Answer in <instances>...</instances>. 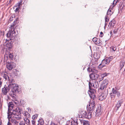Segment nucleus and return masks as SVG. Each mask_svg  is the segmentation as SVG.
Listing matches in <instances>:
<instances>
[{
  "label": "nucleus",
  "instance_id": "nucleus-1",
  "mask_svg": "<svg viewBox=\"0 0 125 125\" xmlns=\"http://www.w3.org/2000/svg\"><path fill=\"white\" fill-rule=\"evenodd\" d=\"M8 110L7 113L8 114L14 117L17 120H19L21 118L20 114L22 113V110L19 108H16L15 110L12 109L13 108L14 105L12 102H10L8 104Z\"/></svg>",
  "mask_w": 125,
  "mask_h": 125
},
{
  "label": "nucleus",
  "instance_id": "nucleus-2",
  "mask_svg": "<svg viewBox=\"0 0 125 125\" xmlns=\"http://www.w3.org/2000/svg\"><path fill=\"white\" fill-rule=\"evenodd\" d=\"M14 25H11L9 31L6 34L7 37L10 38V40L13 39L16 36V33L14 28Z\"/></svg>",
  "mask_w": 125,
  "mask_h": 125
},
{
  "label": "nucleus",
  "instance_id": "nucleus-3",
  "mask_svg": "<svg viewBox=\"0 0 125 125\" xmlns=\"http://www.w3.org/2000/svg\"><path fill=\"white\" fill-rule=\"evenodd\" d=\"M112 60V57H110L105 58L102 61L101 63L99 66V67L102 68L106 65L109 64L110 62Z\"/></svg>",
  "mask_w": 125,
  "mask_h": 125
},
{
  "label": "nucleus",
  "instance_id": "nucleus-4",
  "mask_svg": "<svg viewBox=\"0 0 125 125\" xmlns=\"http://www.w3.org/2000/svg\"><path fill=\"white\" fill-rule=\"evenodd\" d=\"M9 84L10 85V89L13 92H19L18 87L16 84L11 83Z\"/></svg>",
  "mask_w": 125,
  "mask_h": 125
},
{
  "label": "nucleus",
  "instance_id": "nucleus-5",
  "mask_svg": "<svg viewBox=\"0 0 125 125\" xmlns=\"http://www.w3.org/2000/svg\"><path fill=\"white\" fill-rule=\"evenodd\" d=\"M91 81H90L89 83V86L90 89H91V87H93L94 88H97L99 86V84L97 81L95 80H93V82L92 83H91Z\"/></svg>",
  "mask_w": 125,
  "mask_h": 125
},
{
  "label": "nucleus",
  "instance_id": "nucleus-6",
  "mask_svg": "<svg viewBox=\"0 0 125 125\" xmlns=\"http://www.w3.org/2000/svg\"><path fill=\"white\" fill-rule=\"evenodd\" d=\"M9 84H7L6 85H5L4 88L2 89V93L4 95H6L8 92L9 91L10 89Z\"/></svg>",
  "mask_w": 125,
  "mask_h": 125
},
{
  "label": "nucleus",
  "instance_id": "nucleus-7",
  "mask_svg": "<svg viewBox=\"0 0 125 125\" xmlns=\"http://www.w3.org/2000/svg\"><path fill=\"white\" fill-rule=\"evenodd\" d=\"M104 90V93L103 92L100 95L99 97V99L100 101H102L104 99L106 98L107 94V90L106 89Z\"/></svg>",
  "mask_w": 125,
  "mask_h": 125
},
{
  "label": "nucleus",
  "instance_id": "nucleus-8",
  "mask_svg": "<svg viewBox=\"0 0 125 125\" xmlns=\"http://www.w3.org/2000/svg\"><path fill=\"white\" fill-rule=\"evenodd\" d=\"M95 103L93 100L92 101L90 102L87 108V109L89 110V111H92L95 108Z\"/></svg>",
  "mask_w": 125,
  "mask_h": 125
},
{
  "label": "nucleus",
  "instance_id": "nucleus-9",
  "mask_svg": "<svg viewBox=\"0 0 125 125\" xmlns=\"http://www.w3.org/2000/svg\"><path fill=\"white\" fill-rule=\"evenodd\" d=\"M7 67L9 70H11L16 66L15 64L13 62H7Z\"/></svg>",
  "mask_w": 125,
  "mask_h": 125
},
{
  "label": "nucleus",
  "instance_id": "nucleus-10",
  "mask_svg": "<svg viewBox=\"0 0 125 125\" xmlns=\"http://www.w3.org/2000/svg\"><path fill=\"white\" fill-rule=\"evenodd\" d=\"M108 83V82L107 80L105 79L103 81L102 83L101 84V86L100 88V89L102 90L106 89L107 87V85Z\"/></svg>",
  "mask_w": 125,
  "mask_h": 125
},
{
  "label": "nucleus",
  "instance_id": "nucleus-11",
  "mask_svg": "<svg viewBox=\"0 0 125 125\" xmlns=\"http://www.w3.org/2000/svg\"><path fill=\"white\" fill-rule=\"evenodd\" d=\"M90 89V90L88 91V93L91 98L94 100L95 98L94 93L95 92V90H91V89Z\"/></svg>",
  "mask_w": 125,
  "mask_h": 125
},
{
  "label": "nucleus",
  "instance_id": "nucleus-12",
  "mask_svg": "<svg viewBox=\"0 0 125 125\" xmlns=\"http://www.w3.org/2000/svg\"><path fill=\"white\" fill-rule=\"evenodd\" d=\"M90 78L92 80H95L97 79L99 77L98 74L95 73H93L90 75Z\"/></svg>",
  "mask_w": 125,
  "mask_h": 125
},
{
  "label": "nucleus",
  "instance_id": "nucleus-13",
  "mask_svg": "<svg viewBox=\"0 0 125 125\" xmlns=\"http://www.w3.org/2000/svg\"><path fill=\"white\" fill-rule=\"evenodd\" d=\"M102 108L100 106L97 107L96 112V115L97 116L101 115L102 113Z\"/></svg>",
  "mask_w": 125,
  "mask_h": 125
},
{
  "label": "nucleus",
  "instance_id": "nucleus-14",
  "mask_svg": "<svg viewBox=\"0 0 125 125\" xmlns=\"http://www.w3.org/2000/svg\"><path fill=\"white\" fill-rule=\"evenodd\" d=\"M113 94L115 95H116L118 97L120 96V93L116 89L113 88L112 91Z\"/></svg>",
  "mask_w": 125,
  "mask_h": 125
},
{
  "label": "nucleus",
  "instance_id": "nucleus-15",
  "mask_svg": "<svg viewBox=\"0 0 125 125\" xmlns=\"http://www.w3.org/2000/svg\"><path fill=\"white\" fill-rule=\"evenodd\" d=\"M8 118L9 121L7 123V125H12L11 123L10 122H11V119L13 118V119H14V118H15L14 117H13V116L11 115H10L8 114Z\"/></svg>",
  "mask_w": 125,
  "mask_h": 125
},
{
  "label": "nucleus",
  "instance_id": "nucleus-16",
  "mask_svg": "<svg viewBox=\"0 0 125 125\" xmlns=\"http://www.w3.org/2000/svg\"><path fill=\"white\" fill-rule=\"evenodd\" d=\"M123 103V101L122 100H120L118 101L115 107V109L116 111L121 106Z\"/></svg>",
  "mask_w": 125,
  "mask_h": 125
},
{
  "label": "nucleus",
  "instance_id": "nucleus-17",
  "mask_svg": "<svg viewBox=\"0 0 125 125\" xmlns=\"http://www.w3.org/2000/svg\"><path fill=\"white\" fill-rule=\"evenodd\" d=\"M125 63V58H124L121 61L120 63V69L121 70L123 67L124 66V65Z\"/></svg>",
  "mask_w": 125,
  "mask_h": 125
},
{
  "label": "nucleus",
  "instance_id": "nucleus-18",
  "mask_svg": "<svg viewBox=\"0 0 125 125\" xmlns=\"http://www.w3.org/2000/svg\"><path fill=\"white\" fill-rule=\"evenodd\" d=\"M3 77L6 80H8L9 82H11V80H12L11 78L8 75L6 74H4L3 75Z\"/></svg>",
  "mask_w": 125,
  "mask_h": 125
},
{
  "label": "nucleus",
  "instance_id": "nucleus-19",
  "mask_svg": "<svg viewBox=\"0 0 125 125\" xmlns=\"http://www.w3.org/2000/svg\"><path fill=\"white\" fill-rule=\"evenodd\" d=\"M11 122L13 125H18L19 124V122L17 121L15 119H14L13 118L11 119Z\"/></svg>",
  "mask_w": 125,
  "mask_h": 125
},
{
  "label": "nucleus",
  "instance_id": "nucleus-20",
  "mask_svg": "<svg viewBox=\"0 0 125 125\" xmlns=\"http://www.w3.org/2000/svg\"><path fill=\"white\" fill-rule=\"evenodd\" d=\"M116 23V21L114 20L113 19L111 21V22H110L109 23V25L113 27L115 25Z\"/></svg>",
  "mask_w": 125,
  "mask_h": 125
},
{
  "label": "nucleus",
  "instance_id": "nucleus-21",
  "mask_svg": "<svg viewBox=\"0 0 125 125\" xmlns=\"http://www.w3.org/2000/svg\"><path fill=\"white\" fill-rule=\"evenodd\" d=\"M92 112V111H90L89 112H88L87 113L86 116H85L86 118L89 119L91 118Z\"/></svg>",
  "mask_w": 125,
  "mask_h": 125
},
{
  "label": "nucleus",
  "instance_id": "nucleus-22",
  "mask_svg": "<svg viewBox=\"0 0 125 125\" xmlns=\"http://www.w3.org/2000/svg\"><path fill=\"white\" fill-rule=\"evenodd\" d=\"M24 119L25 123L27 125H29L30 124V121L29 120L28 118L25 117Z\"/></svg>",
  "mask_w": 125,
  "mask_h": 125
},
{
  "label": "nucleus",
  "instance_id": "nucleus-23",
  "mask_svg": "<svg viewBox=\"0 0 125 125\" xmlns=\"http://www.w3.org/2000/svg\"><path fill=\"white\" fill-rule=\"evenodd\" d=\"M38 125H44V121L43 119L41 118L38 120Z\"/></svg>",
  "mask_w": 125,
  "mask_h": 125
},
{
  "label": "nucleus",
  "instance_id": "nucleus-24",
  "mask_svg": "<svg viewBox=\"0 0 125 125\" xmlns=\"http://www.w3.org/2000/svg\"><path fill=\"white\" fill-rule=\"evenodd\" d=\"M24 116H26V117L29 118L30 117V114L27 111H25L23 113Z\"/></svg>",
  "mask_w": 125,
  "mask_h": 125
},
{
  "label": "nucleus",
  "instance_id": "nucleus-25",
  "mask_svg": "<svg viewBox=\"0 0 125 125\" xmlns=\"http://www.w3.org/2000/svg\"><path fill=\"white\" fill-rule=\"evenodd\" d=\"M81 123H83V125H89V122L88 121H82Z\"/></svg>",
  "mask_w": 125,
  "mask_h": 125
},
{
  "label": "nucleus",
  "instance_id": "nucleus-26",
  "mask_svg": "<svg viewBox=\"0 0 125 125\" xmlns=\"http://www.w3.org/2000/svg\"><path fill=\"white\" fill-rule=\"evenodd\" d=\"M87 113L85 111H82L81 113V114L83 117L86 118V116Z\"/></svg>",
  "mask_w": 125,
  "mask_h": 125
},
{
  "label": "nucleus",
  "instance_id": "nucleus-27",
  "mask_svg": "<svg viewBox=\"0 0 125 125\" xmlns=\"http://www.w3.org/2000/svg\"><path fill=\"white\" fill-rule=\"evenodd\" d=\"M107 75V74L106 73H104L102 74L101 75V78L100 80V81H101L102 80H103L104 77L105 76H106Z\"/></svg>",
  "mask_w": 125,
  "mask_h": 125
},
{
  "label": "nucleus",
  "instance_id": "nucleus-28",
  "mask_svg": "<svg viewBox=\"0 0 125 125\" xmlns=\"http://www.w3.org/2000/svg\"><path fill=\"white\" fill-rule=\"evenodd\" d=\"M95 44L98 45H102V43L101 42V41L99 39H98L97 42H96Z\"/></svg>",
  "mask_w": 125,
  "mask_h": 125
},
{
  "label": "nucleus",
  "instance_id": "nucleus-29",
  "mask_svg": "<svg viewBox=\"0 0 125 125\" xmlns=\"http://www.w3.org/2000/svg\"><path fill=\"white\" fill-rule=\"evenodd\" d=\"M6 46L9 48H11L12 47V45L11 43H9L6 44Z\"/></svg>",
  "mask_w": 125,
  "mask_h": 125
},
{
  "label": "nucleus",
  "instance_id": "nucleus-30",
  "mask_svg": "<svg viewBox=\"0 0 125 125\" xmlns=\"http://www.w3.org/2000/svg\"><path fill=\"white\" fill-rule=\"evenodd\" d=\"M113 13V12L111 11V10L109 9L107 12V14L108 15H111Z\"/></svg>",
  "mask_w": 125,
  "mask_h": 125
},
{
  "label": "nucleus",
  "instance_id": "nucleus-31",
  "mask_svg": "<svg viewBox=\"0 0 125 125\" xmlns=\"http://www.w3.org/2000/svg\"><path fill=\"white\" fill-rule=\"evenodd\" d=\"M9 57L10 58L11 60H12L13 59V54L10 53L9 54Z\"/></svg>",
  "mask_w": 125,
  "mask_h": 125
},
{
  "label": "nucleus",
  "instance_id": "nucleus-32",
  "mask_svg": "<svg viewBox=\"0 0 125 125\" xmlns=\"http://www.w3.org/2000/svg\"><path fill=\"white\" fill-rule=\"evenodd\" d=\"M38 115L37 114H35L32 117V119L33 120L36 119L38 116Z\"/></svg>",
  "mask_w": 125,
  "mask_h": 125
},
{
  "label": "nucleus",
  "instance_id": "nucleus-33",
  "mask_svg": "<svg viewBox=\"0 0 125 125\" xmlns=\"http://www.w3.org/2000/svg\"><path fill=\"white\" fill-rule=\"evenodd\" d=\"M111 50L113 51H114L116 50V46H113L111 48Z\"/></svg>",
  "mask_w": 125,
  "mask_h": 125
},
{
  "label": "nucleus",
  "instance_id": "nucleus-34",
  "mask_svg": "<svg viewBox=\"0 0 125 125\" xmlns=\"http://www.w3.org/2000/svg\"><path fill=\"white\" fill-rule=\"evenodd\" d=\"M98 39L96 37H94L92 39V41L95 44L96 42H97V40Z\"/></svg>",
  "mask_w": 125,
  "mask_h": 125
},
{
  "label": "nucleus",
  "instance_id": "nucleus-35",
  "mask_svg": "<svg viewBox=\"0 0 125 125\" xmlns=\"http://www.w3.org/2000/svg\"><path fill=\"white\" fill-rule=\"evenodd\" d=\"M108 17L107 16H105V24H107V23H106V22H107L109 21V19H108Z\"/></svg>",
  "mask_w": 125,
  "mask_h": 125
},
{
  "label": "nucleus",
  "instance_id": "nucleus-36",
  "mask_svg": "<svg viewBox=\"0 0 125 125\" xmlns=\"http://www.w3.org/2000/svg\"><path fill=\"white\" fill-rule=\"evenodd\" d=\"M78 124L77 122L73 121L71 122V125H77Z\"/></svg>",
  "mask_w": 125,
  "mask_h": 125
},
{
  "label": "nucleus",
  "instance_id": "nucleus-37",
  "mask_svg": "<svg viewBox=\"0 0 125 125\" xmlns=\"http://www.w3.org/2000/svg\"><path fill=\"white\" fill-rule=\"evenodd\" d=\"M12 100L13 101H16V99L15 96H12Z\"/></svg>",
  "mask_w": 125,
  "mask_h": 125
},
{
  "label": "nucleus",
  "instance_id": "nucleus-38",
  "mask_svg": "<svg viewBox=\"0 0 125 125\" xmlns=\"http://www.w3.org/2000/svg\"><path fill=\"white\" fill-rule=\"evenodd\" d=\"M32 125H35V121L34 120H32L31 121Z\"/></svg>",
  "mask_w": 125,
  "mask_h": 125
},
{
  "label": "nucleus",
  "instance_id": "nucleus-39",
  "mask_svg": "<svg viewBox=\"0 0 125 125\" xmlns=\"http://www.w3.org/2000/svg\"><path fill=\"white\" fill-rule=\"evenodd\" d=\"M20 5H21V3H18L17 4V6H16V7L19 8H20Z\"/></svg>",
  "mask_w": 125,
  "mask_h": 125
},
{
  "label": "nucleus",
  "instance_id": "nucleus-40",
  "mask_svg": "<svg viewBox=\"0 0 125 125\" xmlns=\"http://www.w3.org/2000/svg\"><path fill=\"white\" fill-rule=\"evenodd\" d=\"M112 94H111V97L112 98L114 99L115 97V95H114H114H112Z\"/></svg>",
  "mask_w": 125,
  "mask_h": 125
},
{
  "label": "nucleus",
  "instance_id": "nucleus-41",
  "mask_svg": "<svg viewBox=\"0 0 125 125\" xmlns=\"http://www.w3.org/2000/svg\"><path fill=\"white\" fill-rule=\"evenodd\" d=\"M20 125H25L23 121H21L20 123Z\"/></svg>",
  "mask_w": 125,
  "mask_h": 125
},
{
  "label": "nucleus",
  "instance_id": "nucleus-42",
  "mask_svg": "<svg viewBox=\"0 0 125 125\" xmlns=\"http://www.w3.org/2000/svg\"><path fill=\"white\" fill-rule=\"evenodd\" d=\"M117 31L118 30L117 29H115L114 30L113 32L115 34L117 32Z\"/></svg>",
  "mask_w": 125,
  "mask_h": 125
},
{
  "label": "nucleus",
  "instance_id": "nucleus-43",
  "mask_svg": "<svg viewBox=\"0 0 125 125\" xmlns=\"http://www.w3.org/2000/svg\"><path fill=\"white\" fill-rule=\"evenodd\" d=\"M50 125H57L55 123H54L53 122H52Z\"/></svg>",
  "mask_w": 125,
  "mask_h": 125
},
{
  "label": "nucleus",
  "instance_id": "nucleus-44",
  "mask_svg": "<svg viewBox=\"0 0 125 125\" xmlns=\"http://www.w3.org/2000/svg\"><path fill=\"white\" fill-rule=\"evenodd\" d=\"M19 9L20 8H19L16 7V10H15V11L16 12L17 11H18L19 10Z\"/></svg>",
  "mask_w": 125,
  "mask_h": 125
},
{
  "label": "nucleus",
  "instance_id": "nucleus-45",
  "mask_svg": "<svg viewBox=\"0 0 125 125\" xmlns=\"http://www.w3.org/2000/svg\"><path fill=\"white\" fill-rule=\"evenodd\" d=\"M93 72L96 73H97L98 72V71L97 70H94Z\"/></svg>",
  "mask_w": 125,
  "mask_h": 125
},
{
  "label": "nucleus",
  "instance_id": "nucleus-46",
  "mask_svg": "<svg viewBox=\"0 0 125 125\" xmlns=\"http://www.w3.org/2000/svg\"><path fill=\"white\" fill-rule=\"evenodd\" d=\"M2 105V102L0 99V108L1 107Z\"/></svg>",
  "mask_w": 125,
  "mask_h": 125
},
{
  "label": "nucleus",
  "instance_id": "nucleus-47",
  "mask_svg": "<svg viewBox=\"0 0 125 125\" xmlns=\"http://www.w3.org/2000/svg\"><path fill=\"white\" fill-rule=\"evenodd\" d=\"M2 84V82L1 81H0V88L1 87Z\"/></svg>",
  "mask_w": 125,
  "mask_h": 125
},
{
  "label": "nucleus",
  "instance_id": "nucleus-48",
  "mask_svg": "<svg viewBox=\"0 0 125 125\" xmlns=\"http://www.w3.org/2000/svg\"><path fill=\"white\" fill-rule=\"evenodd\" d=\"M100 34H101V35H100V37H102V35L103 34V33L102 32H100Z\"/></svg>",
  "mask_w": 125,
  "mask_h": 125
},
{
  "label": "nucleus",
  "instance_id": "nucleus-49",
  "mask_svg": "<svg viewBox=\"0 0 125 125\" xmlns=\"http://www.w3.org/2000/svg\"><path fill=\"white\" fill-rule=\"evenodd\" d=\"M15 101L14 102V103L15 104H17V101L16 100V101Z\"/></svg>",
  "mask_w": 125,
  "mask_h": 125
},
{
  "label": "nucleus",
  "instance_id": "nucleus-50",
  "mask_svg": "<svg viewBox=\"0 0 125 125\" xmlns=\"http://www.w3.org/2000/svg\"><path fill=\"white\" fill-rule=\"evenodd\" d=\"M28 109L29 112H30L31 111V109H30V108H28Z\"/></svg>",
  "mask_w": 125,
  "mask_h": 125
},
{
  "label": "nucleus",
  "instance_id": "nucleus-51",
  "mask_svg": "<svg viewBox=\"0 0 125 125\" xmlns=\"http://www.w3.org/2000/svg\"><path fill=\"white\" fill-rule=\"evenodd\" d=\"M0 125H2V124H1V122H0Z\"/></svg>",
  "mask_w": 125,
  "mask_h": 125
}]
</instances>
